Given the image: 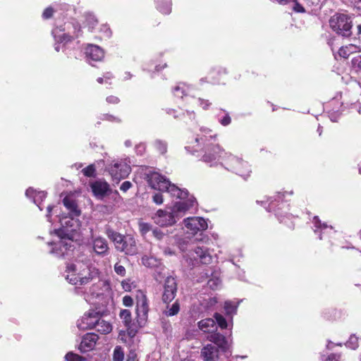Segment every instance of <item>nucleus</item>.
<instances>
[{"instance_id": "f257e3e1", "label": "nucleus", "mask_w": 361, "mask_h": 361, "mask_svg": "<svg viewBox=\"0 0 361 361\" xmlns=\"http://www.w3.org/2000/svg\"><path fill=\"white\" fill-rule=\"evenodd\" d=\"M221 159V164L229 171L238 175L244 176L248 172V164L235 156L228 154L222 149L219 144L209 143L205 148L202 160L207 163H212Z\"/></svg>"}, {"instance_id": "f03ea898", "label": "nucleus", "mask_w": 361, "mask_h": 361, "mask_svg": "<svg viewBox=\"0 0 361 361\" xmlns=\"http://www.w3.org/2000/svg\"><path fill=\"white\" fill-rule=\"evenodd\" d=\"M136 302V324L132 323L131 312L128 310H122L120 317L123 319L125 326L127 328L128 336L133 338L137 334L138 329L144 326L147 321L149 305L146 295L140 292L137 295Z\"/></svg>"}, {"instance_id": "7ed1b4c3", "label": "nucleus", "mask_w": 361, "mask_h": 361, "mask_svg": "<svg viewBox=\"0 0 361 361\" xmlns=\"http://www.w3.org/2000/svg\"><path fill=\"white\" fill-rule=\"evenodd\" d=\"M147 181L152 188L161 192H167L172 197H176L178 199H185L188 195V192L186 190L179 188L158 172L148 173Z\"/></svg>"}, {"instance_id": "20e7f679", "label": "nucleus", "mask_w": 361, "mask_h": 361, "mask_svg": "<svg viewBox=\"0 0 361 361\" xmlns=\"http://www.w3.org/2000/svg\"><path fill=\"white\" fill-rule=\"evenodd\" d=\"M105 234L114 243L115 249L127 255H135L137 253V245L135 237L130 234L123 235L111 228H107Z\"/></svg>"}, {"instance_id": "39448f33", "label": "nucleus", "mask_w": 361, "mask_h": 361, "mask_svg": "<svg viewBox=\"0 0 361 361\" xmlns=\"http://www.w3.org/2000/svg\"><path fill=\"white\" fill-rule=\"evenodd\" d=\"M331 28L338 35L344 37H350L352 34L353 26L350 18L343 13H336L329 20Z\"/></svg>"}, {"instance_id": "423d86ee", "label": "nucleus", "mask_w": 361, "mask_h": 361, "mask_svg": "<svg viewBox=\"0 0 361 361\" xmlns=\"http://www.w3.org/2000/svg\"><path fill=\"white\" fill-rule=\"evenodd\" d=\"M57 235L60 239L59 241L52 243V252L59 257H63L73 247V240L68 234L63 233V231H57Z\"/></svg>"}, {"instance_id": "0eeeda50", "label": "nucleus", "mask_w": 361, "mask_h": 361, "mask_svg": "<svg viewBox=\"0 0 361 361\" xmlns=\"http://www.w3.org/2000/svg\"><path fill=\"white\" fill-rule=\"evenodd\" d=\"M78 274L79 276L78 278H72L71 283L75 286H83L91 281H92L95 278H98L99 272L97 269H93L92 270L85 265H82L78 267Z\"/></svg>"}, {"instance_id": "6e6552de", "label": "nucleus", "mask_w": 361, "mask_h": 361, "mask_svg": "<svg viewBox=\"0 0 361 361\" xmlns=\"http://www.w3.org/2000/svg\"><path fill=\"white\" fill-rule=\"evenodd\" d=\"M100 312L90 310L85 312L80 319L78 321L77 326L80 329H94L99 319Z\"/></svg>"}, {"instance_id": "1a4fd4ad", "label": "nucleus", "mask_w": 361, "mask_h": 361, "mask_svg": "<svg viewBox=\"0 0 361 361\" xmlns=\"http://www.w3.org/2000/svg\"><path fill=\"white\" fill-rule=\"evenodd\" d=\"M108 170L112 179L117 183L126 178L131 171L130 166L123 162H116L109 165Z\"/></svg>"}, {"instance_id": "9d476101", "label": "nucleus", "mask_w": 361, "mask_h": 361, "mask_svg": "<svg viewBox=\"0 0 361 361\" xmlns=\"http://www.w3.org/2000/svg\"><path fill=\"white\" fill-rule=\"evenodd\" d=\"M177 293L176 280L171 276L167 277L164 281L162 300L164 303L169 304L176 297Z\"/></svg>"}, {"instance_id": "9b49d317", "label": "nucleus", "mask_w": 361, "mask_h": 361, "mask_svg": "<svg viewBox=\"0 0 361 361\" xmlns=\"http://www.w3.org/2000/svg\"><path fill=\"white\" fill-rule=\"evenodd\" d=\"M185 226L192 234H195L200 231H204L208 227L207 222L204 218L196 216L185 219Z\"/></svg>"}, {"instance_id": "f8f14e48", "label": "nucleus", "mask_w": 361, "mask_h": 361, "mask_svg": "<svg viewBox=\"0 0 361 361\" xmlns=\"http://www.w3.org/2000/svg\"><path fill=\"white\" fill-rule=\"evenodd\" d=\"M154 222L160 226H172L176 223V217L173 212L159 209L153 217Z\"/></svg>"}, {"instance_id": "ddd939ff", "label": "nucleus", "mask_w": 361, "mask_h": 361, "mask_svg": "<svg viewBox=\"0 0 361 361\" xmlns=\"http://www.w3.org/2000/svg\"><path fill=\"white\" fill-rule=\"evenodd\" d=\"M168 114L173 118L183 121L188 123L195 118V114L193 109L178 107L177 109H169Z\"/></svg>"}, {"instance_id": "4468645a", "label": "nucleus", "mask_w": 361, "mask_h": 361, "mask_svg": "<svg viewBox=\"0 0 361 361\" xmlns=\"http://www.w3.org/2000/svg\"><path fill=\"white\" fill-rule=\"evenodd\" d=\"M98 339L99 336L94 333L85 334L79 345L80 350L81 352H87L93 349Z\"/></svg>"}, {"instance_id": "2eb2a0df", "label": "nucleus", "mask_w": 361, "mask_h": 361, "mask_svg": "<svg viewBox=\"0 0 361 361\" xmlns=\"http://www.w3.org/2000/svg\"><path fill=\"white\" fill-rule=\"evenodd\" d=\"M92 247L94 252L98 255L105 256L109 253L108 242L103 237L92 238Z\"/></svg>"}, {"instance_id": "dca6fc26", "label": "nucleus", "mask_w": 361, "mask_h": 361, "mask_svg": "<svg viewBox=\"0 0 361 361\" xmlns=\"http://www.w3.org/2000/svg\"><path fill=\"white\" fill-rule=\"evenodd\" d=\"M204 361H216L219 358V348L212 344H207L201 350Z\"/></svg>"}, {"instance_id": "f3484780", "label": "nucleus", "mask_w": 361, "mask_h": 361, "mask_svg": "<svg viewBox=\"0 0 361 361\" xmlns=\"http://www.w3.org/2000/svg\"><path fill=\"white\" fill-rule=\"evenodd\" d=\"M85 54L88 59L95 61H101L104 56L103 49L99 46L94 44H89L86 47Z\"/></svg>"}, {"instance_id": "a211bd4d", "label": "nucleus", "mask_w": 361, "mask_h": 361, "mask_svg": "<svg viewBox=\"0 0 361 361\" xmlns=\"http://www.w3.org/2000/svg\"><path fill=\"white\" fill-rule=\"evenodd\" d=\"M91 189L94 195L97 197L105 196L110 190L109 185L106 182L96 180L91 183Z\"/></svg>"}, {"instance_id": "6ab92c4d", "label": "nucleus", "mask_w": 361, "mask_h": 361, "mask_svg": "<svg viewBox=\"0 0 361 361\" xmlns=\"http://www.w3.org/2000/svg\"><path fill=\"white\" fill-rule=\"evenodd\" d=\"M227 71L226 68L218 66L212 68L208 75L213 83L219 84L224 80Z\"/></svg>"}, {"instance_id": "aec40b11", "label": "nucleus", "mask_w": 361, "mask_h": 361, "mask_svg": "<svg viewBox=\"0 0 361 361\" xmlns=\"http://www.w3.org/2000/svg\"><path fill=\"white\" fill-rule=\"evenodd\" d=\"M73 35H70L69 34L63 33L58 37L57 41L60 43H67L73 41L75 38L79 37L82 33L80 25L78 23H76L73 25Z\"/></svg>"}, {"instance_id": "412c9836", "label": "nucleus", "mask_w": 361, "mask_h": 361, "mask_svg": "<svg viewBox=\"0 0 361 361\" xmlns=\"http://www.w3.org/2000/svg\"><path fill=\"white\" fill-rule=\"evenodd\" d=\"M63 204L69 211L70 214L75 216H79L80 215V211L78 209V204L75 200L71 197L66 196L63 199Z\"/></svg>"}, {"instance_id": "4be33fe9", "label": "nucleus", "mask_w": 361, "mask_h": 361, "mask_svg": "<svg viewBox=\"0 0 361 361\" xmlns=\"http://www.w3.org/2000/svg\"><path fill=\"white\" fill-rule=\"evenodd\" d=\"M208 339L209 341L214 343L218 346V348H221L223 350H225L226 348L227 341L224 335L218 332L212 333Z\"/></svg>"}, {"instance_id": "5701e85b", "label": "nucleus", "mask_w": 361, "mask_h": 361, "mask_svg": "<svg viewBox=\"0 0 361 361\" xmlns=\"http://www.w3.org/2000/svg\"><path fill=\"white\" fill-rule=\"evenodd\" d=\"M194 252L199 257L202 264H208L212 261V257L205 247H197L194 249Z\"/></svg>"}, {"instance_id": "b1692460", "label": "nucleus", "mask_w": 361, "mask_h": 361, "mask_svg": "<svg viewBox=\"0 0 361 361\" xmlns=\"http://www.w3.org/2000/svg\"><path fill=\"white\" fill-rule=\"evenodd\" d=\"M102 314L100 313L99 319L98 322H97V325H95L94 329L99 333L102 334H107L110 333L112 330L111 324L102 319Z\"/></svg>"}, {"instance_id": "393cba45", "label": "nucleus", "mask_w": 361, "mask_h": 361, "mask_svg": "<svg viewBox=\"0 0 361 361\" xmlns=\"http://www.w3.org/2000/svg\"><path fill=\"white\" fill-rule=\"evenodd\" d=\"M84 27L89 31L93 32L98 26L99 21L96 16L92 13H87L85 16Z\"/></svg>"}, {"instance_id": "a878e982", "label": "nucleus", "mask_w": 361, "mask_h": 361, "mask_svg": "<svg viewBox=\"0 0 361 361\" xmlns=\"http://www.w3.org/2000/svg\"><path fill=\"white\" fill-rule=\"evenodd\" d=\"M199 329L204 332H209L211 328L215 326V321L211 318L200 320L197 323Z\"/></svg>"}, {"instance_id": "bb28decb", "label": "nucleus", "mask_w": 361, "mask_h": 361, "mask_svg": "<svg viewBox=\"0 0 361 361\" xmlns=\"http://www.w3.org/2000/svg\"><path fill=\"white\" fill-rule=\"evenodd\" d=\"M355 49L356 47L353 44L343 46L338 49V54L340 57L346 59L351 54L355 51Z\"/></svg>"}, {"instance_id": "cd10ccee", "label": "nucleus", "mask_w": 361, "mask_h": 361, "mask_svg": "<svg viewBox=\"0 0 361 361\" xmlns=\"http://www.w3.org/2000/svg\"><path fill=\"white\" fill-rule=\"evenodd\" d=\"M157 9L164 15H168L171 12V3L160 0L157 4Z\"/></svg>"}, {"instance_id": "c85d7f7f", "label": "nucleus", "mask_w": 361, "mask_h": 361, "mask_svg": "<svg viewBox=\"0 0 361 361\" xmlns=\"http://www.w3.org/2000/svg\"><path fill=\"white\" fill-rule=\"evenodd\" d=\"M188 89V86L184 83L179 84L176 85L173 90V92L176 97L183 98V96H187V90Z\"/></svg>"}, {"instance_id": "c756f323", "label": "nucleus", "mask_w": 361, "mask_h": 361, "mask_svg": "<svg viewBox=\"0 0 361 361\" xmlns=\"http://www.w3.org/2000/svg\"><path fill=\"white\" fill-rule=\"evenodd\" d=\"M68 269V274L66 276V279L69 281V282L71 283V279L72 278H78L79 276L78 274V266L76 264H70L67 267Z\"/></svg>"}, {"instance_id": "7c9ffc66", "label": "nucleus", "mask_w": 361, "mask_h": 361, "mask_svg": "<svg viewBox=\"0 0 361 361\" xmlns=\"http://www.w3.org/2000/svg\"><path fill=\"white\" fill-rule=\"evenodd\" d=\"M114 78V75L111 72H106L104 73L102 77H99L97 81L99 84L111 85Z\"/></svg>"}, {"instance_id": "2f4dec72", "label": "nucleus", "mask_w": 361, "mask_h": 361, "mask_svg": "<svg viewBox=\"0 0 361 361\" xmlns=\"http://www.w3.org/2000/svg\"><path fill=\"white\" fill-rule=\"evenodd\" d=\"M154 147L161 154H164L167 152V144L166 142L157 140L154 142Z\"/></svg>"}, {"instance_id": "473e14b6", "label": "nucleus", "mask_w": 361, "mask_h": 361, "mask_svg": "<svg viewBox=\"0 0 361 361\" xmlns=\"http://www.w3.org/2000/svg\"><path fill=\"white\" fill-rule=\"evenodd\" d=\"M82 174L88 178L96 176V167L94 164H90L82 170Z\"/></svg>"}, {"instance_id": "72a5a7b5", "label": "nucleus", "mask_w": 361, "mask_h": 361, "mask_svg": "<svg viewBox=\"0 0 361 361\" xmlns=\"http://www.w3.org/2000/svg\"><path fill=\"white\" fill-rule=\"evenodd\" d=\"M345 345L352 350L357 349L359 346L358 338L355 335H351L347 341Z\"/></svg>"}, {"instance_id": "f704fd0d", "label": "nucleus", "mask_w": 361, "mask_h": 361, "mask_svg": "<svg viewBox=\"0 0 361 361\" xmlns=\"http://www.w3.org/2000/svg\"><path fill=\"white\" fill-rule=\"evenodd\" d=\"M214 318L215 319V321L216 322V323L218 324L219 326L221 329H225L227 328L228 324L223 315L216 312L214 314Z\"/></svg>"}, {"instance_id": "c9c22d12", "label": "nucleus", "mask_w": 361, "mask_h": 361, "mask_svg": "<svg viewBox=\"0 0 361 361\" xmlns=\"http://www.w3.org/2000/svg\"><path fill=\"white\" fill-rule=\"evenodd\" d=\"M124 353L121 346H116L114 350L113 361H123Z\"/></svg>"}, {"instance_id": "e433bc0d", "label": "nucleus", "mask_w": 361, "mask_h": 361, "mask_svg": "<svg viewBox=\"0 0 361 361\" xmlns=\"http://www.w3.org/2000/svg\"><path fill=\"white\" fill-rule=\"evenodd\" d=\"M65 359L66 361H89L87 358L73 352L68 353L65 356Z\"/></svg>"}, {"instance_id": "4c0bfd02", "label": "nucleus", "mask_w": 361, "mask_h": 361, "mask_svg": "<svg viewBox=\"0 0 361 361\" xmlns=\"http://www.w3.org/2000/svg\"><path fill=\"white\" fill-rule=\"evenodd\" d=\"M180 311V304L178 300H176L170 308L166 312V314L169 317H172L178 314Z\"/></svg>"}, {"instance_id": "58836bf2", "label": "nucleus", "mask_w": 361, "mask_h": 361, "mask_svg": "<svg viewBox=\"0 0 361 361\" xmlns=\"http://www.w3.org/2000/svg\"><path fill=\"white\" fill-rule=\"evenodd\" d=\"M192 102H195V104L200 105L203 109H207L208 107L210 106L211 103L209 102L208 100H204L203 99H195L193 97L189 98Z\"/></svg>"}, {"instance_id": "ea45409f", "label": "nucleus", "mask_w": 361, "mask_h": 361, "mask_svg": "<svg viewBox=\"0 0 361 361\" xmlns=\"http://www.w3.org/2000/svg\"><path fill=\"white\" fill-rule=\"evenodd\" d=\"M138 226L139 231L142 235H145L152 229V226L149 224L143 221H140Z\"/></svg>"}, {"instance_id": "a19ab883", "label": "nucleus", "mask_w": 361, "mask_h": 361, "mask_svg": "<svg viewBox=\"0 0 361 361\" xmlns=\"http://www.w3.org/2000/svg\"><path fill=\"white\" fill-rule=\"evenodd\" d=\"M54 12H55V11L51 6H49V7L46 8L42 13V18L44 20H48V19L52 18Z\"/></svg>"}, {"instance_id": "79ce46f5", "label": "nucleus", "mask_w": 361, "mask_h": 361, "mask_svg": "<svg viewBox=\"0 0 361 361\" xmlns=\"http://www.w3.org/2000/svg\"><path fill=\"white\" fill-rule=\"evenodd\" d=\"M353 67L357 71H361V55H357L352 59Z\"/></svg>"}, {"instance_id": "37998d69", "label": "nucleus", "mask_w": 361, "mask_h": 361, "mask_svg": "<svg viewBox=\"0 0 361 361\" xmlns=\"http://www.w3.org/2000/svg\"><path fill=\"white\" fill-rule=\"evenodd\" d=\"M102 119L103 121H108L116 122V123H120L121 121L120 118L115 116L114 115L109 114H103Z\"/></svg>"}, {"instance_id": "c03bdc74", "label": "nucleus", "mask_w": 361, "mask_h": 361, "mask_svg": "<svg viewBox=\"0 0 361 361\" xmlns=\"http://www.w3.org/2000/svg\"><path fill=\"white\" fill-rule=\"evenodd\" d=\"M176 212H185L189 209V206L185 202H177L174 205Z\"/></svg>"}, {"instance_id": "a18cd8bd", "label": "nucleus", "mask_w": 361, "mask_h": 361, "mask_svg": "<svg viewBox=\"0 0 361 361\" xmlns=\"http://www.w3.org/2000/svg\"><path fill=\"white\" fill-rule=\"evenodd\" d=\"M114 271L115 272L121 276H124L126 275V269L123 266L120 264L119 263H116L114 265Z\"/></svg>"}, {"instance_id": "49530a36", "label": "nucleus", "mask_w": 361, "mask_h": 361, "mask_svg": "<svg viewBox=\"0 0 361 361\" xmlns=\"http://www.w3.org/2000/svg\"><path fill=\"white\" fill-rule=\"evenodd\" d=\"M281 223H284L287 224L288 227L290 228V230H293L295 228V224H293V221L289 217L283 218L281 219H279Z\"/></svg>"}, {"instance_id": "de8ad7c7", "label": "nucleus", "mask_w": 361, "mask_h": 361, "mask_svg": "<svg viewBox=\"0 0 361 361\" xmlns=\"http://www.w3.org/2000/svg\"><path fill=\"white\" fill-rule=\"evenodd\" d=\"M106 101L109 104H117L120 102V99L114 95H110L106 97Z\"/></svg>"}, {"instance_id": "09e8293b", "label": "nucleus", "mask_w": 361, "mask_h": 361, "mask_svg": "<svg viewBox=\"0 0 361 361\" xmlns=\"http://www.w3.org/2000/svg\"><path fill=\"white\" fill-rule=\"evenodd\" d=\"M123 304L126 307H131L133 305V300L130 295H125L123 298Z\"/></svg>"}, {"instance_id": "8fccbe9b", "label": "nucleus", "mask_w": 361, "mask_h": 361, "mask_svg": "<svg viewBox=\"0 0 361 361\" xmlns=\"http://www.w3.org/2000/svg\"><path fill=\"white\" fill-rule=\"evenodd\" d=\"M133 186L131 182L128 181V180H126L124 181L121 187H120V190L121 191H123V192H127L131 187Z\"/></svg>"}, {"instance_id": "3c124183", "label": "nucleus", "mask_w": 361, "mask_h": 361, "mask_svg": "<svg viewBox=\"0 0 361 361\" xmlns=\"http://www.w3.org/2000/svg\"><path fill=\"white\" fill-rule=\"evenodd\" d=\"M126 361H138L137 353L134 350H130Z\"/></svg>"}, {"instance_id": "603ef678", "label": "nucleus", "mask_w": 361, "mask_h": 361, "mask_svg": "<svg viewBox=\"0 0 361 361\" xmlns=\"http://www.w3.org/2000/svg\"><path fill=\"white\" fill-rule=\"evenodd\" d=\"M153 201L157 204H161L163 203V195L161 193H155L153 197Z\"/></svg>"}, {"instance_id": "864d4df0", "label": "nucleus", "mask_w": 361, "mask_h": 361, "mask_svg": "<svg viewBox=\"0 0 361 361\" xmlns=\"http://www.w3.org/2000/svg\"><path fill=\"white\" fill-rule=\"evenodd\" d=\"M231 122V118L228 114H226L220 121L221 124L224 126L229 125Z\"/></svg>"}, {"instance_id": "5fc2aeb1", "label": "nucleus", "mask_w": 361, "mask_h": 361, "mask_svg": "<svg viewBox=\"0 0 361 361\" xmlns=\"http://www.w3.org/2000/svg\"><path fill=\"white\" fill-rule=\"evenodd\" d=\"M224 308L227 313H231L235 310V307L232 305L231 302H226L224 304Z\"/></svg>"}, {"instance_id": "6e6d98bb", "label": "nucleus", "mask_w": 361, "mask_h": 361, "mask_svg": "<svg viewBox=\"0 0 361 361\" xmlns=\"http://www.w3.org/2000/svg\"><path fill=\"white\" fill-rule=\"evenodd\" d=\"M340 358V355L331 353L326 357V361H339Z\"/></svg>"}, {"instance_id": "4d7b16f0", "label": "nucleus", "mask_w": 361, "mask_h": 361, "mask_svg": "<svg viewBox=\"0 0 361 361\" xmlns=\"http://www.w3.org/2000/svg\"><path fill=\"white\" fill-rule=\"evenodd\" d=\"M152 234L158 240H161L164 237V233L159 229L153 230Z\"/></svg>"}, {"instance_id": "13d9d810", "label": "nucleus", "mask_w": 361, "mask_h": 361, "mask_svg": "<svg viewBox=\"0 0 361 361\" xmlns=\"http://www.w3.org/2000/svg\"><path fill=\"white\" fill-rule=\"evenodd\" d=\"M350 4L358 11H361V0H350Z\"/></svg>"}, {"instance_id": "bf43d9fd", "label": "nucleus", "mask_w": 361, "mask_h": 361, "mask_svg": "<svg viewBox=\"0 0 361 361\" xmlns=\"http://www.w3.org/2000/svg\"><path fill=\"white\" fill-rule=\"evenodd\" d=\"M294 11L298 13H304L305 9L301 4L297 2L294 6Z\"/></svg>"}, {"instance_id": "052dcab7", "label": "nucleus", "mask_w": 361, "mask_h": 361, "mask_svg": "<svg viewBox=\"0 0 361 361\" xmlns=\"http://www.w3.org/2000/svg\"><path fill=\"white\" fill-rule=\"evenodd\" d=\"M314 224L315 225V226L318 228H322V223L321 221H319V219H318L317 216H315L314 218Z\"/></svg>"}, {"instance_id": "680f3d73", "label": "nucleus", "mask_w": 361, "mask_h": 361, "mask_svg": "<svg viewBox=\"0 0 361 361\" xmlns=\"http://www.w3.org/2000/svg\"><path fill=\"white\" fill-rule=\"evenodd\" d=\"M276 1L281 4H285L288 2V0H276Z\"/></svg>"}, {"instance_id": "e2e57ef3", "label": "nucleus", "mask_w": 361, "mask_h": 361, "mask_svg": "<svg viewBox=\"0 0 361 361\" xmlns=\"http://www.w3.org/2000/svg\"><path fill=\"white\" fill-rule=\"evenodd\" d=\"M357 34L361 35V24L357 26Z\"/></svg>"}, {"instance_id": "0e129e2a", "label": "nucleus", "mask_w": 361, "mask_h": 361, "mask_svg": "<svg viewBox=\"0 0 361 361\" xmlns=\"http://www.w3.org/2000/svg\"><path fill=\"white\" fill-rule=\"evenodd\" d=\"M55 50H56V51H59V50H60V46H59V44H56V45L55 46Z\"/></svg>"}, {"instance_id": "69168bd1", "label": "nucleus", "mask_w": 361, "mask_h": 361, "mask_svg": "<svg viewBox=\"0 0 361 361\" xmlns=\"http://www.w3.org/2000/svg\"><path fill=\"white\" fill-rule=\"evenodd\" d=\"M32 192V190H31V189H27V190H26V192H25L26 195H29V193H30V192Z\"/></svg>"}, {"instance_id": "338daca9", "label": "nucleus", "mask_w": 361, "mask_h": 361, "mask_svg": "<svg viewBox=\"0 0 361 361\" xmlns=\"http://www.w3.org/2000/svg\"><path fill=\"white\" fill-rule=\"evenodd\" d=\"M122 285H123V288H125L126 290H127L126 286H125V283L124 282H122Z\"/></svg>"}, {"instance_id": "774afa93", "label": "nucleus", "mask_w": 361, "mask_h": 361, "mask_svg": "<svg viewBox=\"0 0 361 361\" xmlns=\"http://www.w3.org/2000/svg\"><path fill=\"white\" fill-rule=\"evenodd\" d=\"M142 262H143V264H144L145 265H146L145 259L144 258H142Z\"/></svg>"}]
</instances>
